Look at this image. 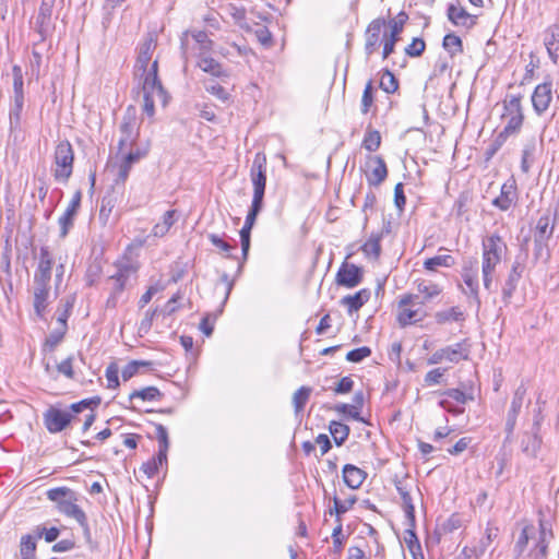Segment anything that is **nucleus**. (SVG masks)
<instances>
[{"instance_id": "1", "label": "nucleus", "mask_w": 559, "mask_h": 559, "mask_svg": "<svg viewBox=\"0 0 559 559\" xmlns=\"http://www.w3.org/2000/svg\"><path fill=\"white\" fill-rule=\"evenodd\" d=\"M481 274L485 289L491 290L493 282V273L497 265L501 262L502 253L507 249V245L498 234L486 237L481 243Z\"/></svg>"}, {"instance_id": "2", "label": "nucleus", "mask_w": 559, "mask_h": 559, "mask_svg": "<svg viewBox=\"0 0 559 559\" xmlns=\"http://www.w3.org/2000/svg\"><path fill=\"white\" fill-rule=\"evenodd\" d=\"M47 498L55 502L59 513L74 519L78 523L84 522L85 512L76 504V492L68 487L51 488L47 491Z\"/></svg>"}, {"instance_id": "3", "label": "nucleus", "mask_w": 559, "mask_h": 559, "mask_svg": "<svg viewBox=\"0 0 559 559\" xmlns=\"http://www.w3.org/2000/svg\"><path fill=\"white\" fill-rule=\"evenodd\" d=\"M502 104V119L506 120V126L503 128L504 133L516 135L520 133L524 122L522 95H507Z\"/></svg>"}, {"instance_id": "4", "label": "nucleus", "mask_w": 559, "mask_h": 559, "mask_svg": "<svg viewBox=\"0 0 559 559\" xmlns=\"http://www.w3.org/2000/svg\"><path fill=\"white\" fill-rule=\"evenodd\" d=\"M53 177L57 181L67 182L73 171L74 153L69 141H61L55 150Z\"/></svg>"}, {"instance_id": "5", "label": "nucleus", "mask_w": 559, "mask_h": 559, "mask_svg": "<svg viewBox=\"0 0 559 559\" xmlns=\"http://www.w3.org/2000/svg\"><path fill=\"white\" fill-rule=\"evenodd\" d=\"M250 178L253 185L252 203L263 205L266 186V156L264 153L255 154L250 169Z\"/></svg>"}, {"instance_id": "6", "label": "nucleus", "mask_w": 559, "mask_h": 559, "mask_svg": "<svg viewBox=\"0 0 559 559\" xmlns=\"http://www.w3.org/2000/svg\"><path fill=\"white\" fill-rule=\"evenodd\" d=\"M135 76L140 79L143 95L156 94L163 105L167 104L168 94L158 78V59H155L152 62L148 70H145V72H139Z\"/></svg>"}, {"instance_id": "7", "label": "nucleus", "mask_w": 559, "mask_h": 559, "mask_svg": "<svg viewBox=\"0 0 559 559\" xmlns=\"http://www.w3.org/2000/svg\"><path fill=\"white\" fill-rule=\"evenodd\" d=\"M407 20L408 16L403 11L388 20L384 17L376 19L369 24L367 35H399Z\"/></svg>"}, {"instance_id": "8", "label": "nucleus", "mask_w": 559, "mask_h": 559, "mask_svg": "<svg viewBox=\"0 0 559 559\" xmlns=\"http://www.w3.org/2000/svg\"><path fill=\"white\" fill-rule=\"evenodd\" d=\"M132 272V267L124 264L119 266L117 272L108 277V282L111 283V292L106 301L107 308L114 309L122 300L123 292Z\"/></svg>"}, {"instance_id": "9", "label": "nucleus", "mask_w": 559, "mask_h": 559, "mask_svg": "<svg viewBox=\"0 0 559 559\" xmlns=\"http://www.w3.org/2000/svg\"><path fill=\"white\" fill-rule=\"evenodd\" d=\"M469 356V346L466 341L447 346L436 350L429 358V365H437L443 360L457 364L461 360H467Z\"/></svg>"}, {"instance_id": "10", "label": "nucleus", "mask_w": 559, "mask_h": 559, "mask_svg": "<svg viewBox=\"0 0 559 559\" xmlns=\"http://www.w3.org/2000/svg\"><path fill=\"white\" fill-rule=\"evenodd\" d=\"M76 417L70 412L50 406L44 414L43 420L50 433H58L64 430Z\"/></svg>"}, {"instance_id": "11", "label": "nucleus", "mask_w": 559, "mask_h": 559, "mask_svg": "<svg viewBox=\"0 0 559 559\" xmlns=\"http://www.w3.org/2000/svg\"><path fill=\"white\" fill-rule=\"evenodd\" d=\"M462 278L467 288L464 289V294H466L471 299L475 301L477 307H480V298H479V285H478V262L477 260L466 261L462 269Z\"/></svg>"}, {"instance_id": "12", "label": "nucleus", "mask_w": 559, "mask_h": 559, "mask_svg": "<svg viewBox=\"0 0 559 559\" xmlns=\"http://www.w3.org/2000/svg\"><path fill=\"white\" fill-rule=\"evenodd\" d=\"M222 16L229 17L236 25L245 32H253L254 35H271L266 26L259 25L254 31H251L246 24V10L234 3H225L219 7Z\"/></svg>"}, {"instance_id": "13", "label": "nucleus", "mask_w": 559, "mask_h": 559, "mask_svg": "<svg viewBox=\"0 0 559 559\" xmlns=\"http://www.w3.org/2000/svg\"><path fill=\"white\" fill-rule=\"evenodd\" d=\"M362 267L344 261L337 270L335 282L340 286L354 288L362 282Z\"/></svg>"}, {"instance_id": "14", "label": "nucleus", "mask_w": 559, "mask_h": 559, "mask_svg": "<svg viewBox=\"0 0 559 559\" xmlns=\"http://www.w3.org/2000/svg\"><path fill=\"white\" fill-rule=\"evenodd\" d=\"M518 198L516 181L510 178L501 186L500 194L492 200V205L506 212L515 205Z\"/></svg>"}, {"instance_id": "15", "label": "nucleus", "mask_w": 559, "mask_h": 559, "mask_svg": "<svg viewBox=\"0 0 559 559\" xmlns=\"http://www.w3.org/2000/svg\"><path fill=\"white\" fill-rule=\"evenodd\" d=\"M552 99V82L546 81L538 84L532 94V106L534 111L540 116L549 108Z\"/></svg>"}, {"instance_id": "16", "label": "nucleus", "mask_w": 559, "mask_h": 559, "mask_svg": "<svg viewBox=\"0 0 559 559\" xmlns=\"http://www.w3.org/2000/svg\"><path fill=\"white\" fill-rule=\"evenodd\" d=\"M130 109L128 108L127 114L122 118V122L120 124L121 136L118 143L119 151H123L128 146H132L139 135L136 129V120L133 114H130Z\"/></svg>"}, {"instance_id": "17", "label": "nucleus", "mask_w": 559, "mask_h": 559, "mask_svg": "<svg viewBox=\"0 0 559 559\" xmlns=\"http://www.w3.org/2000/svg\"><path fill=\"white\" fill-rule=\"evenodd\" d=\"M55 260L48 247H41L34 283L50 284Z\"/></svg>"}, {"instance_id": "18", "label": "nucleus", "mask_w": 559, "mask_h": 559, "mask_svg": "<svg viewBox=\"0 0 559 559\" xmlns=\"http://www.w3.org/2000/svg\"><path fill=\"white\" fill-rule=\"evenodd\" d=\"M263 205L251 203L250 210L246 216L245 225L239 231L243 261L247 260L250 249L251 229Z\"/></svg>"}, {"instance_id": "19", "label": "nucleus", "mask_w": 559, "mask_h": 559, "mask_svg": "<svg viewBox=\"0 0 559 559\" xmlns=\"http://www.w3.org/2000/svg\"><path fill=\"white\" fill-rule=\"evenodd\" d=\"M81 199H82V192L80 190H78L74 193L68 207L66 209L64 213L60 216V218L58 221L59 226H60V237L64 238L68 235L69 230L72 228L74 217H75L78 210L80 207V204H81Z\"/></svg>"}, {"instance_id": "20", "label": "nucleus", "mask_w": 559, "mask_h": 559, "mask_svg": "<svg viewBox=\"0 0 559 559\" xmlns=\"http://www.w3.org/2000/svg\"><path fill=\"white\" fill-rule=\"evenodd\" d=\"M157 47V40L154 37L146 38L138 48V57L134 66V75L139 72L148 70V63Z\"/></svg>"}, {"instance_id": "21", "label": "nucleus", "mask_w": 559, "mask_h": 559, "mask_svg": "<svg viewBox=\"0 0 559 559\" xmlns=\"http://www.w3.org/2000/svg\"><path fill=\"white\" fill-rule=\"evenodd\" d=\"M525 394L526 389L524 388V385H520L513 394V399L506 421V431L508 436L513 433V430L516 425V418L521 412Z\"/></svg>"}, {"instance_id": "22", "label": "nucleus", "mask_w": 559, "mask_h": 559, "mask_svg": "<svg viewBox=\"0 0 559 559\" xmlns=\"http://www.w3.org/2000/svg\"><path fill=\"white\" fill-rule=\"evenodd\" d=\"M394 486L401 496L403 502V510L405 512L406 520L411 521V525L414 524L415 507L413 499L409 493V486L406 478H394Z\"/></svg>"}, {"instance_id": "23", "label": "nucleus", "mask_w": 559, "mask_h": 559, "mask_svg": "<svg viewBox=\"0 0 559 559\" xmlns=\"http://www.w3.org/2000/svg\"><path fill=\"white\" fill-rule=\"evenodd\" d=\"M146 155L145 151H141L136 148L135 151H130L126 155H123L121 163L119 164V170L117 175L116 182L124 183L129 177L130 170L132 166L138 163L141 158Z\"/></svg>"}, {"instance_id": "24", "label": "nucleus", "mask_w": 559, "mask_h": 559, "mask_svg": "<svg viewBox=\"0 0 559 559\" xmlns=\"http://www.w3.org/2000/svg\"><path fill=\"white\" fill-rule=\"evenodd\" d=\"M552 537H554V534H552V530H551V524L548 521L540 519L539 520V537H538L537 544L535 546L537 559H539V558L545 559L547 557L548 545H549L550 540L552 539Z\"/></svg>"}, {"instance_id": "25", "label": "nucleus", "mask_w": 559, "mask_h": 559, "mask_svg": "<svg viewBox=\"0 0 559 559\" xmlns=\"http://www.w3.org/2000/svg\"><path fill=\"white\" fill-rule=\"evenodd\" d=\"M367 473L353 464L343 467V480L352 489H358L365 481Z\"/></svg>"}, {"instance_id": "26", "label": "nucleus", "mask_w": 559, "mask_h": 559, "mask_svg": "<svg viewBox=\"0 0 559 559\" xmlns=\"http://www.w3.org/2000/svg\"><path fill=\"white\" fill-rule=\"evenodd\" d=\"M448 16L455 25L471 27L475 24V15L469 14L464 8L455 4H450L448 8Z\"/></svg>"}, {"instance_id": "27", "label": "nucleus", "mask_w": 559, "mask_h": 559, "mask_svg": "<svg viewBox=\"0 0 559 559\" xmlns=\"http://www.w3.org/2000/svg\"><path fill=\"white\" fill-rule=\"evenodd\" d=\"M425 316L426 313L421 308L408 306L399 308L396 320L401 326H406L421 321Z\"/></svg>"}, {"instance_id": "28", "label": "nucleus", "mask_w": 559, "mask_h": 559, "mask_svg": "<svg viewBox=\"0 0 559 559\" xmlns=\"http://www.w3.org/2000/svg\"><path fill=\"white\" fill-rule=\"evenodd\" d=\"M370 298V290L367 288L360 289L354 295H347L342 298L341 304L347 307L349 314L358 311Z\"/></svg>"}, {"instance_id": "29", "label": "nucleus", "mask_w": 559, "mask_h": 559, "mask_svg": "<svg viewBox=\"0 0 559 559\" xmlns=\"http://www.w3.org/2000/svg\"><path fill=\"white\" fill-rule=\"evenodd\" d=\"M50 284L34 283V309L41 318L47 307Z\"/></svg>"}, {"instance_id": "30", "label": "nucleus", "mask_w": 559, "mask_h": 559, "mask_svg": "<svg viewBox=\"0 0 559 559\" xmlns=\"http://www.w3.org/2000/svg\"><path fill=\"white\" fill-rule=\"evenodd\" d=\"M554 233V225H550V213L543 214L535 226L534 242L542 243L543 240H549Z\"/></svg>"}, {"instance_id": "31", "label": "nucleus", "mask_w": 559, "mask_h": 559, "mask_svg": "<svg viewBox=\"0 0 559 559\" xmlns=\"http://www.w3.org/2000/svg\"><path fill=\"white\" fill-rule=\"evenodd\" d=\"M372 162L376 166L371 169L370 174L367 175V180L370 186H379L388 176L386 164L381 156L372 157Z\"/></svg>"}, {"instance_id": "32", "label": "nucleus", "mask_w": 559, "mask_h": 559, "mask_svg": "<svg viewBox=\"0 0 559 559\" xmlns=\"http://www.w3.org/2000/svg\"><path fill=\"white\" fill-rule=\"evenodd\" d=\"M499 528L493 525L491 522H488L486 530H485V536L479 539L476 547V552L480 555L481 557L487 551L491 543L498 537Z\"/></svg>"}, {"instance_id": "33", "label": "nucleus", "mask_w": 559, "mask_h": 559, "mask_svg": "<svg viewBox=\"0 0 559 559\" xmlns=\"http://www.w3.org/2000/svg\"><path fill=\"white\" fill-rule=\"evenodd\" d=\"M357 499L356 496H349L345 500H341L337 496L333 497V508L329 509L326 513L330 515L335 514L336 520L341 519V516L346 513L348 510L353 508V506L356 503Z\"/></svg>"}, {"instance_id": "34", "label": "nucleus", "mask_w": 559, "mask_h": 559, "mask_svg": "<svg viewBox=\"0 0 559 559\" xmlns=\"http://www.w3.org/2000/svg\"><path fill=\"white\" fill-rule=\"evenodd\" d=\"M435 319L438 324H444L451 321H464L465 316L464 312L459 307H451L447 310L436 312Z\"/></svg>"}, {"instance_id": "35", "label": "nucleus", "mask_w": 559, "mask_h": 559, "mask_svg": "<svg viewBox=\"0 0 559 559\" xmlns=\"http://www.w3.org/2000/svg\"><path fill=\"white\" fill-rule=\"evenodd\" d=\"M23 106L24 98L13 97V104L9 114L11 131L19 130L21 127Z\"/></svg>"}, {"instance_id": "36", "label": "nucleus", "mask_w": 559, "mask_h": 559, "mask_svg": "<svg viewBox=\"0 0 559 559\" xmlns=\"http://www.w3.org/2000/svg\"><path fill=\"white\" fill-rule=\"evenodd\" d=\"M37 537L33 535H24L20 543V554L22 559H35Z\"/></svg>"}, {"instance_id": "37", "label": "nucleus", "mask_w": 559, "mask_h": 559, "mask_svg": "<svg viewBox=\"0 0 559 559\" xmlns=\"http://www.w3.org/2000/svg\"><path fill=\"white\" fill-rule=\"evenodd\" d=\"M329 430L338 447L346 441L350 431L347 425L335 420L330 423Z\"/></svg>"}, {"instance_id": "38", "label": "nucleus", "mask_w": 559, "mask_h": 559, "mask_svg": "<svg viewBox=\"0 0 559 559\" xmlns=\"http://www.w3.org/2000/svg\"><path fill=\"white\" fill-rule=\"evenodd\" d=\"M35 29L38 35H50L55 31L51 13H45V15H41V12H38L35 20Z\"/></svg>"}, {"instance_id": "39", "label": "nucleus", "mask_w": 559, "mask_h": 559, "mask_svg": "<svg viewBox=\"0 0 559 559\" xmlns=\"http://www.w3.org/2000/svg\"><path fill=\"white\" fill-rule=\"evenodd\" d=\"M455 264V260L450 254L436 255L427 259L424 266L428 271H436L439 266L451 267Z\"/></svg>"}, {"instance_id": "40", "label": "nucleus", "mask_w": 559, "mask_h": 559, "mask_svg": "<svg viewBox=\"0 0 559 559\" xmlns=\"http://www.w3.org/2000/svg\"><path fill=\"white\" fill-rule=\"evenodd\" d=\"M511 133H504V130L502 129L496 136L492 139V141L487 145L485 151V157L486 160L491 159L497 152L503 146V144L507 142L508 138L511 136Z\"/></svg>"}, {"instance_id": "41", "label": "nucleus", "mask_w": 559, "mask_h": 559, "mask_svg": "<svg viewBox=\"0 0 559 559\" xmlns=\"http://www.w3.org/2000/svg\"><path fill=\"white\" fill-rule=\"evenodd\" d=\"M381 235L380 234H372L369 239L362 245L361 251L367 257H373L374 259H378L381 253Z\"/></svg>"}, {"instance_id": "42", "label": "nucleus", "mask_w": 559, "mask_h": 559, "mask_svg": "<svg viewBox=\"0 0 559 559\" xmlns=\"http://www.w3.org/2000/svg\"><path fill=\"white\" fill-rule=\"evenodd\" d=\"M155 436L158 441V453L162 459H166L168 449H169V440L168 432L165 426L162 424H155Z\"/></svg>"}, {"instance_id": "43", "label": "nucleus", "mask_w": 559, "mask_h": 559, "mask_svg": "<svg viewBox=\"0 0 559 559\" xmlns=\"http://www.w3.org/2000/svg\"><path fill=\"white\" fill-rule=\"evenodd\" d=\"M311 391L312 390L309 386H301L294 393L293 405H294L296 414L304 411V408L310 397Z\"/></svg>"}, {"instance_id": "44", "label": "nucleus", "mask_w": 559, "mask_h": 559, "mask_svg": "<svg viewBox=\"0 0 559 559\" xmlns=\"http://www.w3.org/2000/svg\"><path fill=\"white\" fill-rule=\"evenodd\" d=\"M160 391L156 386H146L141 390H134L130 395L129 400L141 399L143 401H155L162 397Z\"/></svg>"}, {"instance_id": "45", "label": "nucleus", "mask_w": 559, "mask_h": 559, "mask_svg": "<svg viewBox=\"0 0 559 559\" xmlns=\"http://www.w3.org/2000/svg\"><path fill=\"white\" fill-rule=\"evenodd\" d=\"M374 103V87L372 84V81L369 80L365 86V90L362 92L361 96V105H360V111L361 114L366 115L370 111L371 107Z\"/></svg>"}, {"instance_id": "46", "label": "nucleus", "mask_w": 559, "mask_h": 559, "mask_svg": "<svg viewBox=\"0 0 559 559\" xmlns=\"http://www.w3.org/2000/svg\"><path fill=\"white\" fill-rule=\"evenodd\" d=\"M199 68L214 76H221L223 74L222 66L210 57H201L198 62Z\"/></svg>"}, {"instance_id": "47", "label": "nucleus", "mask_w": 559, "mask_h": 559, "mask_svg": "<svg viewBox=\"0 0 559 559\" xmlns=\"http://www.w3.org/2000/svg\"><path fill=\"white\" fill-rule=\"evenodd\" d=\"M417 290L424 295V300H430L441 293L438 284L430 281H421L417 284Z\"/></svg>"}, {"instance_id": "48", "label": "nucleus", "mask_w": 559, "mask_h": 559, "mask_svg": "<svg viewBox=\"0 0 559 559\" xmlns=\"http://www.w3.org/2000/svg\"><path fill=\"white\" fill-rule=\"evenodd\" d=\"M153 365L152 361L147 360H132L121 371V377L123 381L130 380L134 377L141 367H151Z\"/></svg>"}, {"instance_id": "49", "label": "nucleus", "mask_w": 559, "mask_h": 559, "mask_svg": "<svg viewBox=\"0 0 559 559\" xmlns=\"http://www.w3.org/2000/svg\"><path fill=\"white\" fill-rule=\"evenodd\" d=\"M521 278L508 275L501 290L502 301L509 305Z\"/></svg>"}, {"instance_id": "50", "label": "nucleus", "mask_w": 559, "mask_h": 559, "mask_svg": "<svg viewBox=\"0 0 559 559\" xmlns=\"http://www.w3.org/2000/svg\"><path fill=\"white\" fill-rule=\"evenodd\" d=\"M381 144V135L377 130H368L362 141V147L369 152H376Z\"/></svg>"}, {"instance_id": "51", "label": "nucleus", "mask_w": 559, "mask_h": 559, "mask_svg": "<svg viewBox=\"0 0 559 559\" xmlns=\"http://www.w3.org/2000/svg\"><path fill=\"white\" fill-rule=\"evenodd\" d=\"M163 463H167V457L162 459L159 453H157L156 456L142 464L141 471H143L148 478H152L157 474L159 466H162Z\"/></svg>"}, {"instance_id": "52", "label": "nucleus", "mask_w": 559, "mask_h": 559, "mask_svg": "<svg viewBox=\"0 0 559 559\" xmlns=\"http://www.w3.org/2000/svg\"><path fill=\"white\" fill-rule=\"evenodd\" d=\"M380 87L388 94H392L399 88V82L391 71H383L380 79Z\"/></svg>"}, {"instance_id": "53", "label": "nucleus", "mask_w": 559, "mask_h": 559, "mask_svg": "<svg viewBox=\"0 0 559 559\" xmlns=\"http://www.w3.org/2000/svg\"><path fill=\"white\" fill-rule=\"evenodd\" d=\"M206 92L214 95L216 98L226 103L229 99V93L214 80H209L204 83Z\"/></svg>"}, {"instance_id": "54", "label": "nucleus", "mask_w": 559, "mask_h": 559, "mask_svg": "<svg viewBox=\"0 0 559 559\" xmlns=\"http://www.w3.org/2000/svg\"><path fill=\"white\" fill-rule=\"evenodd\" d=\"M12 76H13V97L24 98V80H23V72L22 68L20 66H13L12 68Z\"/></svg>"}, {"instance_id": "55", "label": "nucleus", "mask_w": 559, "mask_h": 559, "mask_svg": "<svg viewBox=\"0 0 559 559\" xmlns=\"http://www.w3.org/2000/svg\"><path fill=\"white\" fill-rule=\"evenodd\" d=\"M406 525L408 527L405 530V533H404V542L407 546V549H414L415 547L420 545V542L415 532L416 519L414 518V524H412V525H411V521L406 520Z\"/></svg>"}, {"instance_id": "56", "label": "nucleus", "mask_w": 559, "mask_h": 559, "mask_svg": "<svg viewBox=\"0 0 559 559\" xmlns=\"http://www.w3.org/2000/svg\"><path fill=\"white\" fill-rule=\"evenodd\" d=\"M442 46L452 58L463 51L461 37H443Z\"/></svg>"}, {"instance_id": "57", "label": "nucleus", "mask_w": 559, "mask_h": 559, "mask_svg": "<svg viewBox=\"0 0 559 559\" xmlns=\"http://www.w3.org/2000/svg\"><path fill=\"white\" fill-rule=\"evenodd\" d=\"M334 411L338 414L345 415L348 418H352L356 421L365 423V419L360 416V412L356 409V406H353L352 404H336L334 406Z\"/></svg>"}, {"instance_id": "58", "label": "nucleus", "mask_w": 559, "mask_h": 559, "mask_svg": "<svg viewBox=\"0 0 559 559\" xmlns=\"http://www.w3.org/2000/svg\"><path fill=\"white\" fill-rule=\"evenodd\" d=\"M64 329H58V330H53L52 332H50V334L46 337V341H45V344H44V349H48L50 352H52L58 345L59 343L63 340L64 337Z\"/></svg>"}, {"instance_id": "59", "label": "nucleus", "mask_w": 559, "mask_h": 559, "mask_svg": "<svg viewBox=\"0 0 559 559\" xmlns=\"http://www.w3.org/2000/svg\"><path fill=\"white\" fill-rule=\"evenodd\" d=\"M119 368L117 366V364L115 362H111L107 368H106V372H105V376H106V379H107V386L109 389H117L120 384L119 382Z\"/></svg>"}, {"instance_id": "60", "label": "nucleus", "mask_w": 559, "mask_h": 559, "mask_svg": "<svg viewBox=\"0 0 559 559\" xmlns=\"http://www.w3.org/2000/svg\"><path fill=\"white\" fill-rule=\"evenodd\" d=\"M60 531L57 527L46 528L44 526H36L35 536L41 538L44 536L47 543H52L59 537Z\"/></svg>"}, {"instance_id": "61", "label": "nucleus", "mask_w": 559, "mask_h": 559, "mask_svg": "<svg viewBox=\"0 0 559 559\" xmlns=\"http://www.w3.org/2000/svg\"><path fill=\"white\" fill-rule=\"evenodd\" d=\"M371 355V349L367 346L352 349L347 353L346 359L350 362H360Z\"/></svg>"}, {"instance_id": "62", "label": "nucleus", "mask_w": 559, "mask_h": 559, "mask_svg": "<svg viewBox=\"0 0 559 559\" xmlns=\"http://www.w3.org/2000/svg\"><path fill=\"white\" fill-rule=\"evenodd\" d=\"M426 48L423 37H413V41L405 48V52L411 57H419Z\"/></svg>"}, {"instance_id": "63", "label": "nucleus", "mask_w": 559, "mask_h": 559, "mask_svg": "<svg viewBox=\"0 0 559 559\" xmlns=\"http://www.w3.org/2000/svg\"><path fill=\"white\" fill-rule=\"evenodd\" d=\"M530 62L525 67V73L522 78L521 85L527 84L534 78L535 70L539 67V60L534 56L530 55Z\"/></svg>"}, {"instance_id": "64", "label": "nucleus", "mask_w": 559, "mask_h": 559, "mask_svg": "<svg viewBox=\"0 0 559 559\" xmlns=\"http://www.w3.org/2000/svg\"><path fill=\"white\" fill-rule=\"evenodd\" d=\"M424 304H425V300L421 299L418 295L405 294L400 297L399 308L408 307V306L421 308L424 306Z\"/></svg>"}]
</instances>
